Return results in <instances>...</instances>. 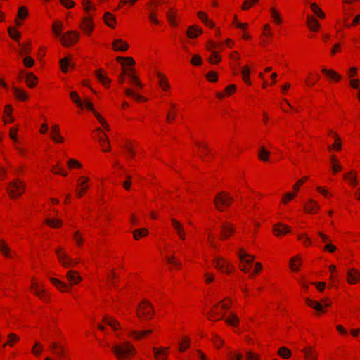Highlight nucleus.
<instances>
[{
    "instance_id": "1",
    "label": "nucleus",
    "mask_w": 360,
    "mask_h": 360,
    "mask_svg": "<svg viewBox=\"0 0 360 360\" xmlns=\"http://www.w3.org/2000/svg\"><path fill=\"white\" fill-rule=\"evenodd\" d=\"M112 350L119 360H127L135 354V348L128 342L115 345Z\"/></svg>"
},
{
    "instance_id": "2",
    "label": "nucleus",
    "mask_w": 360,
    "mask_h": 360,
    "mask_svg": "<svg viewBox=\"0 0 360 360\" xmlns=\"http://www.w3.org/2000/svg\"><path fill=\"white\" fill-rule=\"evenodd\" d=\"M63 25L60 22H55L53 25V30L56 36L60 38L63 41V45H68V43H76L79 39V34L74 32H70L64 35H62L60 32Z\"/></svg>"
},
{
    "instance_id": "3",
    "label": "nucleus",
    "mask_w": 360,
    "mask_h": 360,
    "mask_svg": "<svg viewBox=\"0 0 360 360\" xmlns=\"http://www.w3.org/2000/svg\"><path fill=\"white\" fill-rule=\"evenodd\" d=\"M6 189L10 197L15 198L23 193L25 191V185L22 181L15 179L9 183Z\"/></svg>"
},
{
    "instance_id": "4",
    "label": "nucleus",
    "mask_w": 360,
    "mask_h": 360,
    "mask_svg": "<svg viewBox=\"0 0 360 360\" xmlns=\"http://www.w3.org/2000/svg\"><path fill=\"white\" fill-rule=\"evenodd\" d=\"M137 316L140 319H151L153 315V308L152 304L147 300H143L137 309Z\"/></svg>"
},
{
    "instance_id": "5",
    "label": "nucleus",
    "mask_w": 360,
    "mask_h": 360,
    "mask_svg": "<svg viewBox=\"0 0 360 360\" xmlns=\"http://www.w3.org/2000/svg\"><path fill=\"white\" fill-rule=\"evenodd\" d=\"M233 198L229 195V193L222 192L219 193L214 198V202L217 209L219 211L224 210V206H229Z\"/></svg>"
},
{
    "instance_id": "6",
    "label": "nucleus",
    "mask_w": 360,
    "mask_h": 360,
    "mask_svg": "<svg viewBox=\"0 0 360 360\" xmlns=\"http://www.w3.org/2000/svg\"><path fill=\"white\" fill-rule=\"evenodd\" d=\"M306 303L308 306L316 310L318 312H323V307H328L330 306V302L328 301V299H323L321 302L312 300L309 298L305 300Z\"/></svg>"
},
{
    "instance_id": "7",
    "label": "nucleus",
    "mask_w": 360,
    "mask_h": 360,
    "mask_svg": "<svg viewBox=\"0 0 360 360\" xmlns=\"http://www.w3.org/2000/svg\"><path fill=\"white\" fill-rule=\"evenodd\" d=\"M56 252L58 255V260L65 267H70L78 263L77 260L73 261L65 253L62 252L60 248L56 249Z\"/></svg>"
},
{
    "instance_id": "8",
    "label": "nucleus",
    "mask_w": 360,
    "mask_h": 360,
    "mask_svg": "<svg viewBox=\"0 0 360 360\" xmlns=\"http://www.w3.org/2000/svg\"><path fill=\"white\" fill-rule=\"evenodd\" d=\"M72 56L71 55H68L65 56L64 58H61L59 61L60 66L61 68V70L66 73L68 72V68L70 67L71 68H75V63L72 62Z\"/></svg>"
},
{
    "instance_id": "9",
    "label": "nucleus",
    "mask_w": 360,
    "mask_h": 360,
    "mask_svg": "<svg viewBox=\"0 0 360 360\" xmlns=\"http://www.w3.org/2000/svg\"><path fill=\"white\" fill-rule=\"evenodd\" d=\"M273 231L276 236H278L281 234L289 233L290 231V229L284 224L278 223L274 225Z\"/></svg>"
},
{
    "instance_id": "10",
    "label": "nucleus",
    "mask_w": 360,
    "mask_h": 360,
    "mask_svg": "<svg viewBox=\"0 0 360 360\" xmlns=\"http://www.w3.org/2000/svg\"><path fill=\"white\" fill-rule=\"evenodd\" d=\"M214 264L216 269L220 271L226 270L227 273L231 271L229 269V264L221 257H216L214 260Z\"/></svg>"
},
{
    "instance_id": "11",
    "label": "nucleus",
    "mask_w": 360,
    "mask_h": 360,
    "mask_svg": "<svg viewBox=\"0 0 360 360\" xmlns=\"http://www.w3.org/2000/svg\"><path fill=\"white\" fill-rule=\"evenodd\" d=\"M347 281L349 284H354L360 280V273L355 269H351L348 271Z\"/></svg>"
},
{
    "instance_id": "12",
    "label": "nucleus",
    "mask_w": 360,
    "mask_h": 360,
    "mask_svg": "<svg viewBox=\"0 0 360 360\" xmlns=\"http://www.w3.org/2000/svg\"><path fill=\"white\" fill-rule=\"evenodd\" d=\"M81 27L84 32L90 33L94 28V24L91 18L89 16L84 18L81 25Z\"/></svg>"
},
{
    "instance_id": "13",
    "label": "nucleus",
    "mask_w": 360,
    "mask_h": 360,
    "mask_svg": "<svg viewBox=\"0 0 360 360\" xmlns=\"http://www.w3.org/2000/svg\"><path fill=\"white\" fill-rule=\"evenodd\" d=\"M304 208L308 213H314L319 209V205L315 200L309 199L307 203L304 205Z\"/></svg>"
},
{
    "instance_id": "14",
    "label": "nucleus",
    "mask_w": 360,
    "mask_h": 360,
    "mask_svg": "<svg viewBox=\"0 0 360 360\" xmlns=\"http://www.w3.org/2000/svg\"><path fill=\"white\" fill-rule=\"evenodd\" d=\"M32 290H33L34 293L38 296L41 300H46L48 297V295L46 292V291L44 289H41L39 285L37 283H32Z\"/></svg>"
},
{
    "instance_id": "15",
    "label": "nucleus",
    "mask_w": 360,
    "mask_h": 360,
    "mask_svg": "<svg viewBox=\"0 0 360 360\" xmlns=\"http://www.w3.org/2000/svg\"><path fill=\"white\" fill-rule=\"evenodd\" d=\"M51 135L55 142L60 143L63 141V138L60 135V129L58 125H54L51 127Z\"/></svg>"
},
{
    "instance_id": "16",
    "label": "nucleus",
    "mask_w": 360,
    "mask_h": 360,
    "mask_svg": "<svg viewBox=\"0 0 360 360\" xmlns=\"http://www.w3.org/2000/svg\"><path fill=\"white\" fill-rule=\"evenodd\" d=\"M238 257L241 262H245L248 264H252L254 259V256L245 252L243 249L240 250L238 252Z\"/></svg>"
},
{
    "instance_id": "17",
    "label": "nucleus",
    "mask_w": 360,
    "mask_h": 360,
    "mask_svg": "<svg viewBox=\"0 0 360 360\" xmlns=\"http://www.w3.org/2000/svg\"><path fill=\"white\" fill-rule=\"evenodd\" d=\"M67 278L71 284H77L82 280L81 277L77 274V273L72 270L68 271Z\"/></svg>"
},
{
    "instance_id": "18",
    "label": "nucleus",
    "mask_w": 360,
    "mask_h": 360,
    "mask_svg": "<svg viewBox=\"0 0 360 360\" xmlns=\"http://www.w3.org/2000/svg\"><path fill=\"white\" fill-rule=\"evenodd\" d=\"M153 352L155 354V357L157 360H167V354L165 351L167 350V348H156L153 347Z\"/></svg>"
},
{
    "instance_id": "19",
    "label": "nucleus",
    "mask_w": 360,
    "mask_h": 360,
    "mask_svg": "<svg viewBox=\"0 0 360 360\" xmlns=\"http://www.w3.org/2000/svg\"><path fill=\"white\" fill-rule=\"evenodd\" d=\"M202 32V30L198 28L196 26L193 25L188 28L187 36L190 39H194L200 35Z\"/></svg>"
},
{
    "instance_id": "20",
    "label": "nucleus",
    "mask_w": 360,
    "mask_h": 360,
    "mask_svg": "<svg viewBox=\"0 0 360 360\" xmlns=\"http://www.w3.org/2000/svg\"><path fill=\"white\" fill-rule=\"evenodd\" d=\"M95 75L104 86H108L110 83V79L102 73V70L100 69L96 70L95 72Z\"/></svg>"
},
{
    "instance_id": "21",
    "label": "nucleus",
    "mask_w": 360,
    "mask_h": 360,
    "mask_svg": "<svg viewBox=\"0 0 360 360\" xmlns=\"http://www.w3.org/2000/svg\"><path fill=\"white\" fill-rule=\"evenodd\" d=\"M134 68H129L128 70V72H126V75L129 77V78L132 84H135L136 86H137L139 88H142L143 85L139 82L138 78L136 76H134Z\"/></svg>"
},
{
    "instance_id": "22",
    "label": "nucleus",
    "mask_w": 360,
    "mask_h": 360,
    "mask_svg": "<svg viewBox=\"0 0 360 360\" xmlns=\"http://www.w3.org/2000/svg\"><path fill=\"white\" fill-rule=\"evenodd\" d=\"M152 333V330H146L142 331H135V330H129V335L133 337L134 339L139 340L142 337L150 334Z\"/></svg>"
},
{
    "instance_id": "23",
    "label": "nucleus",
    "mask_w": 360,
    "mask_h": 360,
    "mask_svg": "<svg viewBox=\"0 0 360 360\" xmlns=\"http://www.w3.org/2000/svg\"><path fill=\"white\" fill-rule=\"evenodd\" d=\"M322 72L325 74L327 77L334 79L335 81H339L341 79V76L338 72L333 70L323 68Z\"/></svg>"
},
{
    "instance_id": "24",
    "label": "nucleus",
    "mask_w": 360,
    "mask_h": 360,
    "mask_svg": "<svg viewBox=\"0 0 360 360\" xmlns=\"http://www.w3.org/2000/svg\"><path fill=\"white\" fill-rule=\"evenodd\" d=\"M51 282L60 291L64 292L68 289V285L54 278H50Z\"/></svg>"
},
{
    "instance_id": "25",
    "label": "nucleus",
    "mask_w": 360,
    "mask_h": 360,
    "mask_svg": "<svg viewBox=\"0 0 360 360\" xmlns=\"http://www.w3.org/2000/svg\"><path fill=\"white\" fill-rule=\"evenodd\" d=\"M37 78L32 72H29L26 75V83L30 88H33L37 84Z\"/></svg>"
},
{
    "instance_id": "26",
    "label": "nucleus",
    "mask_w": 360,
    "mask_h": 360,
    "mask_svg": "<svg viewBox=\"0 0 360 360\" xmlns=\"http://www.w3.org/2000/svg\"><path fill=\"white\" fill-rule=\"evenodd\" d=\"M221 229L222 238H228L234 231L233 227L226 224L221 225Z\"/></svg>"
},
{
    "instance_id": "27",
    "label": "nucleus",
    "mask_w": 360,
    "mask_h": 360,
    "mask_svg": "<svg viewBox=\"0 0 360 360\" xmlns=\"http://www.w3.org/2000/svg\"><path fill=\"white\" fill-rule=\"evenodd\" d=\"M307 25L311 30L316 31L319 27V23L316 18L311 16H308Z\"/></svg>"
},
{
    "instance_id": "28",
    "label": "nucleus",
    "mask_w": 360,
    "mask_h": 360,
    "mask_svg": "<svg viewBox=\"0 0 360 360\" xmlns=\"http://www.w3.org/2000/svg\"><path fill=\"white\" fill-rule=\"evenodd\" d=\"M198 18L208 27H214V22L209 20L207 15L202 12V11H199L197 13Z\"/></svg>"
},
{
    "instance_id": "29",
    "label": "nucleus",
    "mask_w": 360,
    "mask_h": 360,
    "mask_svg": "<svg viewBox=\"0 0 360 360\" xmlns=\"http://www.w3.org/2000/svg\"><path fill=\"white\" fill-rule=\"evenodd\" d=\"M329 134H331L334 136L335 143L333 146H328V150H331L332 148H335L338 150L341 149V142L340 138L338 136L336 133H333L331 131H329Z\"/></svg>"
},
{
    "instance_id": "30",
    "label": "nucleus",
    "mask_w": 360,
    "mask_h": 360,
    "mask_svg": "<svg viewBox=\"0 0 360 360\" xmlns=\"http://www.w3.org/2000/svg\"><path fill=\"white\" fill-rule=\"evenodd\" d=\"M103 20L109 27H114L115 24V18L110 13H105L103 15Z\"/></svg>"
},
{
    "instance_id": "31",
    "label": "nucleus",
    "mask_w": 360,
    "mask_h": 360,
    "mask_svg": "<svg viewBox=\"0 0 360 360\" xmlns=\"http://www.w3.org/2000/svg\"><path fill=\"white\" fill-rule=\"evenodd\" d=\"M117 60L120 62L123 67L132 65L135 63L134 59L130 57L124 58L118 56L117 57Z\"/></svg>"
},
{
    "instance_id": "32",
    "label": "nucleus",
    "mask_w": 360,
    "mask_h": 360,
    "mask_svg": "<svg viewBox=\"0 0 360 360\" xmlns=\"http://www.w3.org/2000/svg\"><path fill=\"white\" fill-rule=\"evenodd\" d=\"M79 181H80L79 186L81 187V191L77 192V196L82 197L83 192L88 188V186L85 184L89 181V179L87 177H81L79 179Z\"/></svg>"
},
{
    "instance_id": "33",
    "label": "nucleus",
    "mask_w": 360,
    "mask_h": 360,
    "mask_svg": "<svg viewBox=\"0 0 360 360\" xmlns=\"http://www.w3.org/2000/svg\"><path fill=\"white\" fill-rule=\"evenodd\" d=\"M306 360H316V354L314 352L311 347H306L303 349Z\"/></svg>"
},
{
    "instance_id": "34",
    "label": "nucleus",
    "mask_w": 360,
    "mask_h": 360,
    "mask_svg": "<svg viewBox=\"0 0 360 360\" xmlns=\"http://www.w3.org/2000/svg\"><path fill=\"white\" fill-rule=\"evenodd\" d=\"M103 321L110 326H111L114 330H117L119 328V323L112 318L108 317V316H105L103 317Z\"/></svg>"
},
{
    "instance_id": "35",
    "label": "nucleus",
    "mask_w": 360,
    "mask_h": 360,
    "mask_svg": "<svg viewBox=\"0 0 360 360\" xmlns=\"http://www.w3.org/2000/svg\"><path fill=\"white\" fill-rule=\"evenodd\" d=\"M158 77H159V84L162 86L163 90H167L169 88V84L167 80V79L165 77V76L160 73H157Z\"/></svg>"
},
{
    "instance_id": "36",
    "label": "nucleus",
    "mask_w": 360,
    "mask_h": 360,
    "mask_svg": "<svg viewBox=\"0 0 360 360\" xmlns=\"http://www.w3.org/2000/svg\"><path fill=\"white\" fill-rule=\"evenodd\" d=\"M269 154L270 153L266 150L264 146H261L258 153V157L262 161H267Z\"/></svg>"
},
{
    "instance_id": "37",
    "label": "nucleus",
    "mask_w": 360,
    "mask_h": 360,
    "mask_svg": "<svg viewBox=\"0 0 360 360\" xmlns=\"http://www.w3.org/2000/svg\"><path fill=\"white\" fill-rule=\"evenodd\" d=\"M13 90L15 96L17 98L22 100V101L26 100L27 95L25 91H23L22 90H21L18 88H16V87H13Z\"/></svg>"
},
{
    "instance_id": "38",
    "label": "nucleus",
    "mask_w": 360,
    "mask_h": 360,
    "mask_svg": "<svg viewBox=\"0 0 360 360\" xmlns=\"http://www.w3.org/2000/svg\"><path fill=\"white\" fill-rule=\"evenodd\" d=\"M148 233V231L146 229H138L134 231V238L135 240H138L140 237L146 236Z\"/></svg>"
},
{
    "instance_id": "39",
    "label": "nucleus",
    "mask_w": 360,
    "mask_h": 360,
    "mask_svg": "<svg viewBox=\"0 0 360 360\" xmlns=\"http://www.w3.org/2000/svg\"><path fill=\"white\" fill-rule=\"evenodd\" d=\"M241 74L243 75V79L245 83L248 84H250L251 82L249 79L250 76V69L248 66H245L241 70Z\"/></svg>"
},
{
    "instance_id": "40",
    "label": "nucleus",
    "mask_w": 360,
    "mask_h": 360,
    "mask_svg": "<svg viewBox=\"0 0 360 360\" xmlns=\"http://www.w3.org/2000/svg\"><path fill=\"white\" fill-rule=\"evenodd\" d=\"M70 96L73 101V102L77 105L79 107L82 108L83 107V103L82 102L81 99L79 98L78 94L75 91H72L70 94Z\"/></svg>"
},
{
    "instance_id": "41",
    "label": "nucleus",
    "mask_w": 360,
    "mask_h": 360,
    "mask_svg": "<svg viewBox=\"0 0 360 360\" xmlns=\"http://www.w3.org/2000/svg\"><path fill=\"white\" fill-rule=\"evenodd\" d=\"M278 354L285 359H288L291 356V352L285 347H282L278 350Z\"/></svg>"
},
{
    "instance_id": "42",
    "label": "nucleus",
    "mask_w": 360,
    "mask_h": 360,
    "mask_svg": "<svg viewBox=\"0 0 360 360\" xmlns=\"http://www.w3.org/2000/svg\"><path fill=\"white\" fill-rule=\"evenodd\" d=\"M45 221L47 224L53 228L59 227L62 225V221L58 219H47Z\"/></svg>"
},
{
    "instance_id": "43",
    "label": "nucleus",
    "mask_w": 360,
    "mask_h": 360,
    "mask_svg": "<svg viewBox=\"0 0 360 360\" xmlns=\"http://www.w3.org/2000/svg\"><path fill=\"white\" fill-rule=\"evenodd\" d=\"M166 259L167 262L171 264L172 266L180 268L181 266V263L179 261L176 260L174 255L170 257H167Z\"/></svg>"
},
{
    "instance_id": "44",
    "label": "nucleus",
    "mask_w": 360,
    "mask_h": 360,
    "mask_svg": "<svg viewBox=\"0 0 360 360\" xmlns=\"http://www.w3.org/2000/svg\"><path fill=\"white\" fill-rule=\"evenodd\" d=\"M311 8L314 14L319 16L320 18H323L325 17L323 12L317 7V5L315 3H312L311 4Z\"/></svg>"
},
{
    "instance_id": "45",
    "label": "nucleus",
    "mask_w": 360,
    "mask_h": 360,
    "mask_svg": "<svg viewBox=\"0 0 360 360\" xmlns=\"http://www.w3.org/2000/svg\"><path fill=\"white\" fill-rule=\"evenodd\" d=\"M0 250L6 257H10V249L3 240H0Z\"/></svg>"
},
{
    "instance_id": "46",
    "label": "nucleus",
    "mask_w": 360,
    "mask_h": 360,
    "mask_svg": "<svg viewBox=\"0 0 360 360\" xmlns=\"http://www.w3.org/2000/svg\"><path fill=\"white\" fill-rule=\"evenodd\" d=\"M124 93L126 94V95L129 96H131L133 97L134 98L136 99L137 101H141V100H143L145 101V99L140 95L139 94H135L131 89H124Z\"/></svg>"
},
{
    "instance_id": "47",
    "label": "nucleus",
    "mask_w": 360,
    "mask_h": 360,
    "mask_svg": "<svg viewBox=\"0 0 360 360\" xmlns=\"http://www.w3.org/2000/svg\"><path fill=\"white\" fill-rule=\"evenodd\" d=\"M225 321L231 326H235L239 322L238 317L233 313H231L230 317L226 319Z\"/></svg>"
},
{
    "instance_id": "48",
    "label": "nucleus",
    "mask_w": 360,
    "mask_h": 360,
    "mask_svg": "<svg viewBox=\"0 0 360 360\" xmlns=\"http://www.w3.org/2000/svg\"><path fill=\"white\" fill-rule=\"evenodd\" d=\"M8 33L10 37L14 40H18L20 37V34L13 27H8Z\"/></svg>"
},
{
    "instance_id": "49",
    "label": "nucleus",
    "mask_w": 360,
    "mask_h": 360,
    "mask_svg": "<svg viewBox=\"0 0 360 360\" xmlns=\"http://www.w3.org/2000/svg\"><path fill=\"white\" fill-rule=\"evenodd\" d=\"M271 13L275 22L280 24L281 22V18L278 12L275 8H271Z\"/></svg>"
},
{
    "instance_id": "50",
    "label": "nucleus",
    "mask_w": 360,
    "mask_h": 360,
    "mask_svg": "<svg viewBox=\"0 0 360 360\" xmlns=\"http://www.w3.org/2000/svg\"><path fill=\"white\" fill-rule=\"evenodd\" d=\"M191 63L193 65L198 66L202 64V58L201 57L198 55L195 54L192 56V58L191 60Z\"/></svg>"
},
{
    "instance_id": "51",
    "label": "nucleus",
    "mask_w": 360,
    "mask_h": 360,
    "mask_svg": "<svg viewBox=\"0 0 360 360\" xmlns=\"http://www.w3.org/2000/svg\"><path fill=\"white\" fill-rule=\"evenodd\" d=\"M99 141H100L101 145L103 147V150L104 151H107V150H110L109 142L106 138L101 137L99 139Z\"/></svg>"
},
{
    "instance_id": "52",
    "label": "nucleus",
    "mask_w": 360,
    "mask_h": 360,
    "mask_svg": "<svg viewBox=\"0 0 360 360\" xmlns=\"http://www.w3.org/2000/svg\"><path fill=\"white\" fill-rule=\"evenodd\" d=\"M27 10L25 7H20L18 12V18L20 19H25L27 16Z\"/></svg>"
},
{
    "instance_id": "53",
    "label": "nucleus",
    "mask_w": 360,
    "mask_h": 360,
    "mask_svg": "<svg viewBox=\"0 0 360 360\" xmlns=\"http://www.w3.org/2000/svg\"><path fill=\"white\" fill-rule=\"evenodd\" d=\"M171 221H172V224L173 227L174 228V229L176 230V233H179V231H181V230L184 229L182 224L180 222H179L178 221H176V219H172Z\"/></svg>"
},
{
    "instance_id": "54",
    "label": "nucleus",
    "mask_w": 360,
    "mask_h": 360,
    "mask_svg": "<svg viewBox=\"0 0 360 360\" xmlns=\"http://www.w3.org/2000/svg\"><path fill=\"white\" fill-rule=\"evenodd\" d=\"M212 341L217 348H219L224 344V341L216 335H213Z\"/></svg>"
},
{
    "instance_id": "55",
    "label": "nucleus",
    "mask_w": 360,
    "mask_h": 360,
    "mask_svg": "<svg viewBox=\"0 0 360 360\" xmlns=\"http://www.w3.org/2000/svg\"><path fill=\"white\" fill-rule=\"evenodd\" d=\"M211 51V56L209 58V60L211 63H217L220 60L219 56L217 55V53L215 51Z\"/></svg>"
},
{
    "instance_id": "56",
    "label": "nucleus",
    "mask_w": 360,
    "mask_h": 360,
    "mask_svg": "<svg viewBox=\"0 0 360 360\" xmlns=\"http://www.w3.org/2000/svg\"><path fill=\"white\" fill-rule=\"evenodd\" d=\"M95 116L98 120L100 123L103 125V127L107 130H109V126L106 123V121L100 115V114L98 113L97 112H95Z\"/></svg>"
},
{
    "instance_id": "57",
    "label": "nucleus",
    "mask_w": 360,
    "mask_h": 360,
    "mask_svg": "<svg viewBox=\"0 0 360 360\" xmlns=\"http://www.w3.org/2000/svg\"><path fill=\"white\" fill-rule=\"evenodd\" d=\"M345 179L347 180L351 184L356 186L357 184L356 176H352V174H345Z\"/></svg>"
},
{
    "instance_id": "58",
    "label": "nucleus",
    "mask_w": 360,
    "mask_h": 360,
    "mask_svg": "<svg viewBox=\"0 0 360 360\" xmlns=\"http://www.w3.org/2000/svg\"><path fill=\"white\" fill-rule=\"evenodd\" d=\"M245 360H258V356L250 351H248L245 355Z\"/></svg>"
},
{
    "instance_id": "59",
    "label": "nucleus",
    "mask_w": 360,
    "mask_h": 360,
    "mask_svg": "<svg viewBox=\"0 0 360 360\" xmlns=\"http://www.w3.org/2000/svg\"><path fill=\"white\" fill-rule=\"evenodd\" d=\"M8 338H9V341L7 343L4 344V347H5L7 344L11 345V346H12L13 345V342L14 341H18V336L15 334H14V333H10L8 335Z\"/></svg>"
},
{
    "instance_id": "60",
    "label": "nucleus",
    "mask_w": 360,
    "mask_h": 360,
    "mask_svg": "<svg viewBox=\"0 0 360 360\" xmlns=\"http://www.w3.org/2000/svg\"><path fill=\"white\" fill-rule=\"evenodd\" d=\"M68 164L70 168H72V167L80 168L82 167V165L79 162H77L76 160H74V159L69 160L68 162Z\"/></svg>"
},
{
    "instance_id": "61",
    "label": "nucleus",
    "mask_w": 360,
    "mask_h": 360,
    "mask_svg": "<svg viewBox=\"0 0 360 360\" xmlns=\"http://www.w3.org/2000/svg\"><path fill=\"white\" fill-rule=\"evenodd\" d=\"M32 352L35 355H39L41 352V345L39 343L36 342L32 348Z\"/></svg>"
},
{
    "instance_id": "62",
    "label": "nucleus",
    "mask_w": 360,
    "mask_h": 360,
    "mask_svg": "<svg viewBox=\"0 0 360 360\" xmlns=\"http://www.w3.org/2000/svg\"><path fill=\"white\" fill-rule=\"evenodd\" d=\"M127 180L123 182L122 186L126 190H129L131 184V176L127 175Z\"/></svg>"
},
{
    "instance_id": "63",
    "label": "nucleus",
    "mask_w": 360,
    "mask_h": 360,
    "mask_svg": "<svg viewBox=\"0 0 360 360\" xmlns=\"http://www.w3.org/2000/svg\"><path fill=\"white\" fill-rule=\"evenodd\" d=\"M173 11L171 9L167 13V19L172 26H175L176 23L174 21V17L173 15Z\"/></svg>"
},
{
    "instance_id": "64",
    "label": "nucleus",
    "mask_w": 360,
    "mask_h": 360,
    "mask_svg": "<svg viewBox=\"0 0 360 360\" xmlns=\"http://www.w3.org/2000/svg\"><path fill=\"white\" fill-rule=\"evenodd\" d=\"M189 346V340L187 338H184V342L180 344L179 350L181 352L186 349Z\"/></svg>"
}]
</instances>
